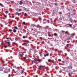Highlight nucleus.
<instances>
[{"label":"nucleus","mask_w":77,"mask_h":77,"mask_svg":"<svg viewBox=\"0 0 77 77\" xmlns=\"http://www.w3.org/2000/svg\"><path fill=\"white\" fill-rule=\"evenodd\" d=\"M32 26L33 27H35H35L36 26V25H35V24H32Z\"/></svg>","instance_id":"nucleus-23"},{"label":"nucleus","mask_w":77,"mask_h":77,"mask_svg":"<svg viewBox=\"0 0 77 77\" xmlns=\"http://www.w3.org/2000/svg\"><path fill=\"white\" fill-rule=\"evenodd\" d=\"M31 31H33V28H32L31 29Z\"/></svg>","instance_id":"nucleus-48"},{"label":"nucleus","mask_w":77,"mask_h":77,"mask_svg":"<svg viewBox=\"0 0 77 77\" xmlns=\"http://www.w3.org/2000/svg\"><path fill=\"white\" fill-rule=\"evenodd\" d=\"M34 77H38V75H34Z\"/></svg>","instance_id":"nucleus-44"},{"label":"nucleus","mask_w":77,"mask_h":77,"mask_svg":"<svg viewBox=\"0 0 77 77\" xmlns=\"http://www.w3.org/2000/svg\"><path fill=\"white\" fill-rule=\"evenodd\" d=\"M4 16L5 17V18H7V16L5 15H4Z\"/></svg>","instance_id":"nucleus-33"},{"label":"nucleus","mask_w":77,"mask_h":77,"mask_svg":"<svg viewBox=\"0 0 77 77\" xmlns=\"http://www.w3.org/2000/svg\"><path fill=\"white\" fill-rule=\"evenodd\" d=\"M72 74H73V73L72 72H70V73L69 72L68 73V75H69V76H71Z\"/></svg>","instance_id":"nucleus-4"},{"label":"nucleus","mask_w":77,"mask_h":77,"mask_svg":"<svg viewBox=\"0 0 77 77\" xmlns=\"http://www.w3.org/2000/svg\"><path fill=\"white\" fill-rule=\"evenodd\" d=\"M69 38H67L68 40H69Z\"/></svg>","instance_id":"nucleus-63"},{"label":"nucleus","mask_w":77,"mask_h":77,"mask_svg":"<svg viewBox=\"0 0 77 77\" xmlns=\"http://www.w3.org/2000/svg\"><path fill=\"white\" fill-rule=\"evenodd\" d=\"M62 72V71L61 70H60L59 71V72H60V73H61Z\"/></svg>","instance_id":"nucleus-34"},{"label":"nucleus","mask_w":77,"mask_h":77,"mask_svg":"<svg viewBox=\"0 0 77 77\" xmlns=\"http://www.w3.org/2000/svg\"><path fill=\"white\" fill-rule=\"evenodd\" d=\"M12 18H14V16H12Z\"/></svg>","instance_id":"nucleus-49"},{"label":"nucleus","mask_w":77,"mask_h":77,"mask_svg":"<svg viewBox=\"0 0 77 77\" xmlns=\"http://www.w3.org/2000/svg\"><path fill=\"white\" fill-rule=\"evenodd\" d=\"M25 74H26V73L25 72Z\"/></svg>","instance_id":"nucleus-64"},{"label":"nucleus","mask_w":77,"mask_h":77,"mask_svg":"<svg viewBox=\"0 0 77 77\" xmlns=\"http://www.w3.org/2000/svg\"><path fill=\"white\" fill-rule=\"evenodd\" d=\"M34 54H35V53H36V52H34Z\"/></svg>","instance_id":"nucleus-61"},{"label":"nucleus","mask_w":77,"mask_h":77,"mask_svg":"<svg viewBox=\"0 0 77 77\" xmlns=\"http://www.w3.org/2000/svg\"><path fill=\"white\" fill-rule=\"evenodd\" d=\"M31 61L32 62H34V60H31Z\"/></svg>","instance_id":"nucleus-51"},{"label":"nucleus","mask_w":77,"mask_h":77,"mask_svg":"<svg viewBox=\"0 0 77 77\" xmlns=\"http://www.w3.org/2000/svg\"><path fill=\"white\" fill-rule=\"evenodd\" d=\"M14 28L15 29H18V28L16 26H14Z\"/></svg>","instance_id":"nucleus-19"},{"label":"nucleus","mask_w":77,"mask_h":77,"mask_svg":"<svg viewBox=\"0 0 77 77\" xmlns=\"http://www.w3.org/2000/svg\"><path fill=\"white\" fill-rule=\"evenodd\" d=\"M48 36L50 37V36H51V35L50 34H48Z\"/></svg>","instance_id":"nucleus-46"},{"label":"nucleus","mask_w":77,"mask_h":77,"mask_svg":"<svg viewBox=\"0 0 77 77\" xmlns=\"http://www.w3.org/2000/svg\"><path fill=\"white\" fill-rule=\"evenodd\" d=\"M67 25L68 26H69V27H72V24H68Z\"/></svg>","instance_id":"nucleus-15"},{"label":"nucleus","mask_w":77,"mask_h":77,"mask_svg":"<svg viewBox=\"0 0 77 77\" xmlns=\"http://www.w3.org/2000/svg\"><path fill=\"white\" fill-rule=\"evenodd\" d=\"M27 14L26 13H25L24 14L25 17H26V16H27Z\"/></svg>","instance_id":"nucleus-31"},{"label":"nucleus","mask_w":77,"mask_h":77,"mask_svg":"<svg viewBox=\"0 0 77 77\" xmlns=\"http://www.w3.org/2000/svg\"><path fill=\"white\" fill-rule=\"evenodd\" d=\"M23 59H26V57H23Z\"/></svg>","instance_id":"nucleus-42"},{"label":"nucleus","mask_w":77,"mask_h":77,"mask_svg":"<svg viewBox=\"0 0 77 77\" xmlns=\"http://www.w3.org/2000/svg\"><path fill=\"white\" fill-rule=\"evenodd\" d=\"M23 39H25V38H26V36H23Z\"/></svg>","instance_id":"nucleus-28"},{"label":"nucleus","mask_w":77,"mask_h":77,"mask_svg":"<svg viewBox=\"0 0 77 77\" xmlns=\"http://www.w3.org/2000/svg\"><path fill=\"white\" fill-rule=\"evenodd\" d=\"M11 65H14V64H13V63H11Z\"/></svg>","instance_id":"nucleus-54"},{"label":"nucleus","mask_w":77,"mask_h":77,"mask_svg":"<svg viewBox=\"0 0 77 77\" xmlns=\"http://www.w3.org/2000/svg\"><path fill=\"white\" fill-rule=\"evenodd\" d=\"M38 67L40 69H42L43 66H42V65H40L39 66H38Z\"/></svg>","instance_id":"nucleus-2"},{"label":"nucleus","mask_w":77,"mask_h":77,"mask_svg":"<svg viewBox=\"0 0 77 77\" xmlns=\"http://www.w3.org/2000/svg\"><path fill=\"white\" fill-rule=\"evenodd\" d=\"M19 11H22V9H19Z\"/></svg>","instance_id":"nucleus-50"},{"label":"nucleus","mask_w":77,"mask_h":77,"mask_svg":"<svg viewBox=\"0 0 77 77\" xmlns=\"http://www.w3.org/2000/svg\"><path fill=\"white\" fill-rule=\"evenodd\" d=\"M54 5H56V6H57V3H55L54 4Z\"/></svg>","instance_id":"nucleus-41"},{"label":"nucleus","mask_w":77,"mask_h":77,"mask_svg":"<svg viewBox=\"0 0 77 77\" xmlns=\"http://www.w3.org/2000/svg\"><path fill=\"white\" fill-rule=\"evenodd\" d=\"M8 77H11V74H9L8 75Z\"/></svg>","instance_id":"nucleus-43"},{"label":"nucleus","mask_w":77,"mask_h":77,"mask_svg":"<svg viewBox=\"0 0 77 77\" xmlns=\"http://www.w3.org/2000/svg\"><path fill=\"white\" fill-rule=\"evenodd\" d=\"M19 55L20 56H21V57H23V56L21 54H20Z\"/></svg>","instance_id":"nucleus-38"},{"label":"nucleus","mask_w":77,"mask_h":77,"mask_svg":"<svg viewBox=\"0 0 77 77\" xmlns=\"http://www.w3.org/2000/svg\"><path fill=\"white\" fill-rule=\"evenodd\" d=\"M7 41L8 42H7V44H8V47H10L11 46V41L9 40H8Z\"/></svg>","instance_id":"nucleus-1"},{"label":"nucleus","mask_w":77,"mask_h":77,"mask_svg":"<svg viewBox=\"0 0 77 77\" xmlns=\"http://www.w3.org/2000/svg\"><path fill=\"white\" fill-rule=\"evenodd\" d=\"M9 32H12V30L11 29H9Z\"/></svg>","instance_id":"nucleus-29"},{"label":"nucleus","mask_w":77,"mask_h":77,"mask_svg":"<svg viewBox=\"0 0 77 77\" xmlns=\"http://www.w3.org/2000/svg\"><path fill=\"white\" fill-rule=\"evenodd\" d=\"M65 34H67V35H69V33L68 31L65 32Z\"/></svg>","instance_id":"nucleus-10"},{"label":"nucleus","mask_w":77,"mask_h":77,"mask_svg":"<svg viewBox=\"0 0 77 77\" xmlns=\"http://www.w3.org/2000/svg\"><path fill=\"white\" fill-rule=\"evenodd\" d=\"M49 56V54H45L44 57H46V56Z\"/></svg>","instance_id":"nucleus-9"},{"label":"nucleus","mask_w":77,"mask_h":77,"mask_svg":"<svg viewBox=\"0 0 77 77\" xmlns=\"http://www.w3.org/2000/svg\"><path fill=\"white\" fill-rule=\"evenodd\" d=\"M0 71H3V68L2 67H0Z\"/></svg>","instance_id":"nucleus-5"},{"label":"nucleus","mask_w":77,"mask_h":77,"mask_svg":"<svg viewBox=\"0 0 77 77\" xmlns=\"http://www.w3.org/2000/svg\"><path fill=\"white\" fill-rule=\"evenodd\" d=\"M27 60H28V61H29V62H31L32 61V60L30 59H28Z\"/></svg>","instance_id":"nucleus-17"},{"label":"nucleus","mask_w":77,"mask_h":77,"mask_svg":"<svg viewBox=\"0 0 77 77\" xmlns=\"http://www.w3.org/2000/svg\"><path fill=\"white\" fill-rule=\"evenodd\" d=\"M23 24H24V25H25V24H26V23H25V22H23Z\"/></svg>","instance_id":"nucleus-32"},{"label":"nucleus","mask_w":77,"mask_h":77,"mask_svg":"<svg viewBox=\"0 0 77 77\" xmlns=\"http://www.w3.org/2000/svg\"><path fill=\"white\" fill-rule=\"evenodd\" d=\"M12 50H13V49H14V48H12Z\"/></svg>","instance_id":"nucleus-58"},{"label":"nucleus","mask_w":77,"mask_h":77,"mask_svg":"<svg viewBox=\"0 0 77 77\" xmlns=\"http://www.w3.org/2000/svg\"><path fill=\"white\" fill-rule=\"evenodd\" d=\"M25 73V72H24V71L23 70H21V73L22 74H24Z\"/></svg>","instance_id":"nucleus-8"},{"label":"nucleus","mask_w":77,"mask_h":77,"mask_svg":"<svg viewBox=\"0 0 77 77\" xmlns=\"http://www.w3.org/2000/svg\"><path fill=\"white\" fill-rule=\"evenodd\" d=\"M65 55L64 56H65V57L66 56V54H67L66 53H65Z\"/></svg>","instance_id":"nucleus-36"},{"label":"nucleus","mask_w":77,"mask_h":77,"mask_svg":"<svg viewBox=\"0 0 77 77\" xmlns=\"http://www.w3.org/2000/svg\"><path fill=\"white\" fill-rule=\"evenodd\" d=\"M37 61H38V62H41V61H42V60H40L39 59H37Z\"/></svg>","instance_id":"nucleus-13"},{"label":"nucleus","mask_w":77,"mask_h":77,"mask_svg":"<svg viewBox=\"0 0 77 77\" xmlns=\"http://www.w3.org/2000/svg\"><path fill=\"white\" fill-rule=\"evenodd\" d=\"M34 63H36V60H34Z\"/></svg>","instance_id":"nucleus-47"},{"label":"nucleus","mask_w":77,"mask_h":77,"mask_svg":"<svg viewBox=\"0 0 77 77\" xmlns=\"http://www.w3.org/2000/svg\"><path fill=\"white\" fill-rule=\"evenodd\" d=\"M13 32H14V33H15V32H17V30H16L15 29H13Z\"/></svg>","instance_id":"nucleus-14"},{"label":"nucleus","mask_w":77,"mask_h":77,"mask_svg":"<svg viewBox=\"0 0 77 77\" xmlns=\"http://www.w3.org/2000/svg\"><path fill=\"white\" fill-rule=\"evenodd\" d=\"M61 7H62L63 8H64V7L63 6H61Z\"/></svg>","instance_id":"nucleus-56"},{"label":"nucleus","mask_w":77,"mask_h":77,"mask_svg":"<svg viewBox=\"0 0 77 77\" xmlns=\"http://www.w3.org/2000/svg\"><path fill=\"white\" fill-rule=\"evenodd\" d=\"M58 61H59L60 62L61 61V60L60 59H58Z\"/></svg>","instance_id":"nucleus-40"},{"label":"nucleus","mask_w":77,"mask_h":77,"mask_svg":"<svg viewBox=\"0 0 77 77\" xmlns=\"http://www.w3.org/2000/svg\"><path fill=\"white\" fill-rule=\"evenodd\" d=\"M39 27H40V28H42V26H39Z\"/></svg>","instance_id":"nucleus-55"},{"label":"nucleus","mask_w":77,"mask_h":77,"mask_svg":"<svg viewBox=\"0 0 77 77\" xmlns=\"http://www.w3.org/2000/svg\"><path fill=\"white\" fill-rule=\"evenodd\" d=\"M52 60H50V59H49L48 60V62H51V61H52Z\"/></svg>","instance_id":"nucleus-18"},{"label":"nucleus","mask_w":77,"mask_h":77,"mask_svg":"<svg viewBox=\"0 0 77 77\" xmlns=\"http://www.w3.org/2000/svg\"><path fill=\"white\" fill-rule=\"evenodd\" d=\"M69 68L70 69H72V67L71 66H70L69 67Z\"/></svg>","instance_id":"nucleus-16"},{"label":"nucleus","mask_w":77,"mask_h":77,"mask_svg":"<svg viewBox=\"0 0 77 77\" xmlns=\"http://www.w3.org/2000/svg\"><path fill=\"white\" fill-rule=\"evenodd\" d=\"M13 44H15V45H17V44H16V43H15V42H13Z\"/></svg>","instance_id":"nucleus-26"},{"label":"nucleus","mask_w":77,"mask_h":77,"mask_svg":"<svg viewBox=\"0 0 77 77\" xmlns=\"http://www.w3.org/2000/svg\"><path fill=\"white\" fill-rule=\"evenodd\" d=\"M6 38L7 39H9V38H7V37H6Z\"/></svg>","instance_id":"nucleus-53"},{"label":"nucleus","mask_w":77,"mask_h":77,"mask_svg":"<svg viewBox=\"0 0 77 77\" xmlns=\"http://www.w3.org/2000/svg\"><path fill=\"white\" fill-rule=\"evenodd\" d=\"M7 72L6 71L4 70L2 72V74H4L5 73H7Z\"/></svg>","instance_id":"nucleus-12"},{"label":"nucleus","mask_w":77,"mask_h":77,"mask_svg":"<svg viewBox=\"0 0 77 77\" xmlns=\"http://www.w3.org/2000/svg\"><path fill=\"white\" fill-rule=\"evenodd\" d=\"M55 30H57V29H55Z\"/></svg>","instance_id":"nucleus-62"},{"label":"nucleus","mask_w":77,"mask_h":77,"mask_svg":"<svg viewBox=\"0 0 77 77\" xmlns=\"http://www.w3.org/2000/svg\"><path fill=\"white\" fill-rule=\"evenodd\" d=\"M5 14H8V13H9V11H5Z\"/></svg>","instance_id":"nucleus-25"},{"label":"nucleus","mask_w":77,"mask_h":77,"mask_svg":"<svg viewBox=\"0 0 77 77\" xmlns=\"http://www.w3.org/2000/svg\"><path fill=\"white\" fill-rule=\"evenodd\" d=\"M51 62H53V63L54 65H57V64H56V62L54 61L53 60H52L51 61Z\"/></svg>","instance_id":"nucleus-3"},{"label":"nucleus","mask_w":77,"mask_h":77,"mask_svg":"<svg viewBox=\"0 0 77 77\" xmlns=\"http://www.w3.org/2000/svg\"><path fill=\"white\" fill-rule=\"evenodd\" d=\"M40 56L41 57H42V54H40Z\"/></svg>","instance_id":"nucleus-35"},{"label":"nucleus","mask_w":77,"mask_h":77,"mask_svg":"<svg viewBox=\"0 0 77 77\" xmlns=\"http://www.w3.org/2000/svg\"><path fill=\"white\" fill-rule=\"evenodd\" d=\"M62 33H65V32L63 30L62 31Z\"/></svg>","instance_id":"nucleus-39"},{"label":"nucleus","mask_w":77,"mask_h":77,"mask_svg":"<svg viewBox=\"0 0 77 77\" xmlns=\"http://www.w3.org/2000/svg\"><path fill=\"white\" fill-rule=\"evenodd\" d=\"M4 47L5 48H7V46H5Z\"/></svg>","instance_id":"nucleus-45"},{"label":"nucleus","mask_w":77,"mask_h":77,"mask_svg":"<svg viewBox=\"0 0 77 77\" xmlns=\"http://www.w3.org/2000/svg\"><path fill=\"white\" fill-rule=\"evenodd\" d=\"M69 21H70V22H71V23H72V21H73V20H72V19L70 18L69 19Z\"/></svg>","instance_id":"nucleus-11"},{"label":"nucleus","mask_w":77,"mask_h":77,"mask_svg":"<svg viewBox=\"0 0 77 77\" xmlns=\"http://www.w3.org/2000/svg\"><path fill=\"white\" fill-rule=\"evenodd\" d=\"M21 13H18V16H20V15H21Z\"/></svg>","instance_id":"nucleus-30"},{"label":"nucleus","mask_w":77,"mask_h":77,"mask_svg":"<svg viewBox=\"0 0 77 77\" xmlns=\"http://www.w3.org/2000/svg\"><path fill=\"white\" fill-rule=\"evenodd\" d=\"M68 45H69L68 44H67L66 45V46L68 47Z\"/></svg>","instance_id":"nucleus-37"},{"label":"nucleus","mask_w":77,"mask_h":77,"mask_svg":"<svg viewBox=\"0 0 77 77\" xmlns=\"http://www.w3.org/2000/svg\"><path fill=\"white\" fill-rule=\"evenodd\" d=\"M15 14H18V12H16V13H15Z\"/></svg>","instance_id":"nucleus-60"},{"label":"nucleus","mask_w":77,"mask_h":77,"mask_svg":"<svg viewBox=\"0 0 77 77\" xmlns=\"http://www.w3.org/2000/svg\"><path fill=\"white\" fill-rule=\"evenodd\" d=\"M59 14H62V12H59Z\"/></svg>","instance_id":"nucleus-52"},{"label":"nucleus","mask_w":77,"mask_h":77,"mask_svg":"<svg viewBox=\"0 0 77 77\" xmlns=\"http://www.w3.org/2000/svg\"><path fill=\"white\" fill-rule=\"evenodd\" d=\"M0 6H2V7L3 6V4H0Z\"/></svg>","instance_id":"nucleus-27"},{"label":"nucleus","mask_w":77,"mask_h":77,"mask_svg":"<svg viewBox=\"0 0 77 77\" xmlns=\"http://www.w3.org/2000/svg\"><path fill=\"white\" fill-rule=\"evenodd\" d=\"M23 2L21 1H20V2L19 3L20 5H22V3H23Z\"/></svg>","instance_id":"nucleus-20"},{"label":"nucleus","mask_w":77,"mask_h":77,"mask_svg":"<svg viewBox=\"0 0 77 77\" xmlns=\"http://www.w3.org/2000/svg\"><path fill=\"white\" fill-rule=\"evenodd\" d=\"M45 69H47L48 70V69H49V68L48 67H45Z\"/></svg>","instance_id":"nucleus-21"},{"label":"nucleus","mask_w":77,"mask_h":77,"mask_svg":"<svg viewBox=\"0 0 77 77\" xmlns=\"http://www.w3.org/2000/svg\"><path fill=\"white\" fill-rule=\"evenodd\" d=\"M54 36H57V34L56 33H54Z\"/></svg>","instance_id":"nucleus-22"},{"label":"nucleus","mask_w":77,"mask_h":77,"mask_svg":"<svg viewBox=\"0 0 77 77\" xmlns=\"http://www.w3.org/2000/svg\"><path fill=\"white\" fill-rule=\"evenodd\" d=\"M10 23H12V21H10Z\"/></svg>","instance_id":"nucleus-59"},{"label":"nucleus","mask_w":77,"mask_h":77,"mask_svg":"<svg viewBox=\"0 0 77 77\" xmlns=\"http://www.w3.org/2000/svg\"><path fill=\"white\" fill-rule=\"evenodd\" d=\"M67 40V39H66L64 41L65 42H66V40Z\"/></svg>","instance_id":"nucleus-57"},{"label":"nucleus","mask_w":77,"mask_h":77,"mask_svg":"<svg viewBox=\"0 0 77 77\" xmlns=\"http://www.w3.org/2000/svg\"><path fill=\"white\" fill-rule=\"evenodd\" d=\"M45 76H42V77H48V75H47L46 73L45 74Z\"/></svg>","instance_id":"nucleus-6"},{"label":"nucleus","mask_w":77,"mask_h":77,"mask_svg":"<svg viewBox=\"0 0 77 77\" xmlns=\"http://www.w3.org/2000/svg\"><path fill=\"white\" fill-rule=\"evenodd\" d=\"M27 41H25L24 42V44L23 45H27Z\"/></svg>","instance_id":"nucleus-7"},{"label":"nucleus","mask_w":77,"mask_h":77,"mask_svg":"<svg viewBox=\"0 0 77 77\" xmlns=\"http://www.w3.org/2000/svg\"><path fill=\"white\" fill-rule=\"evenodd\" d=\"M73 3H75V2H76V1L75 0H73Z\"/></svg>","instance_id":"nucleus-24"}]
</instances>
